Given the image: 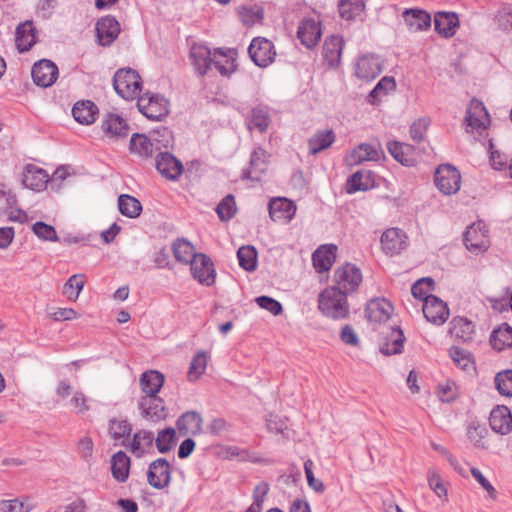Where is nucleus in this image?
Masks as SVG:
<instances>
[{
    "mask_svg": "<svg viewBox=\"0 0 512 512\" xmlns=\"http://www.w3.org/2000/svg\"><path fill=\"white\" fill-rule=\"evenodd\" d=\"M190 269L194 279L200 284L205 286H211L215 281V269L214 264L210 257L203 253H199L198 256L190 263Z\"/></svg>",
    "mask_w": 512,
    "mask_h": 512,
    "instance_id": "obj_12",
    "label": "nucleus"
},
{
    "mask_svg": "<svg viewBox=\"0 0 512 512\" xmlns=\"http://www.w3.org/2000/svg\"><path fill=\"white\" fill-rule=\"evenodd\" d=\"M257 305L269 311L274 316H278L283 312L282 304L276 299L269 296H259L255 299Z\"/></svg>",
    "mask_w": 512,
    "mask_h": 512,
    "instance_id": "obj_62",
    "label": "nucleus"
},
{
    "mask_svg": "<svg viewBox=\"0 0 512 512\" xmlns=\"http://www.w3.org/2000/svg\"><path fill=\"white\" fill-rule=\"evenodd\" d=\"M207 356L205 352L199 351L194 355L190 362L188 370V379L190 381L197 380L206 370Z\"/></svg>",
    "mask_w": 512,
    "mask_h": 512,
    "instance_id": "obj_53",
    "label": "nucleus"
},
{
    "mask_svg": "<svg viewBox=\"0 0 512 512\" xmlns=\"http://www.w3.org/2000/svg\"><path fill=\"white\" fill-rule=\"evenodd\" d=\"M248 53L254 64L261 68L269 66L276 56L273 43L263 37H256L252 40Z\"/></svg>",
    "mask_w": 512,
    "mask_h": 512,
    "instance_id": "obj_6",
    "label": "nucleus"
},
{
    "mask_svg": "<svg viewBox=\"0 0 512 512\" xmlns=\"http://www.w3.org/2000/svg\"><path fill=\"white\" fill-rule=\"evenodd\" d=\"M147 481L155 489H163L171 481V465L165 458H158L150 463Z\"/></svg>",
    "mask_w": 512,
    "mask_h": 512,
    "instance_id": "obj_10",
    "label": "nucleus"
},
{
    "mask_svg": "<svg viewBox=\"0 0 512 512\" xmlns=\"http://www.w3.org/2000/svg\"><path fill=\"white\" fill-rule=\"evenodd\" d=\"M130 458L125 452L119 451L112 456L111 472L118 482H125L129 476Z\"/></svg>",
    "mask_w": 512,
    "mask_h": 512,
    "instance_id": "obj_41",
    "label": "nucleus"
},
{
    "mask_svg": "<svg viewBox=\"0 0 512 512\" xmlns=\"http://www.w3.org/2000/svg\"><path fill=\"white\" fill-rule=\"evenodd\" d=\"M435 30L445 38H451L459 27V18L455 12L439 11L434 15Z\"/></svg>",
    "mask_w": 512,
    "mask_h": 512,
    "instance_id": "obj_24",
    "label": "nucleus"
},
{
    "mask_svg": "<svg viewBox=\"0 0 512 512\" xmlns=\"http://www.w3.org/2000/svg\"><path fill=\"white\" fill-rule=\"evenodd\" d=\"M422 310L426 320L436 325L445 323L449 316L447 304L436 296L427 298Z\"/></svg>",
    "mask_w": 512,
    "mask_h": 512,
    "instance_id": "obj_18",
    "label": "nucleus"
},
{
    "mask_svg": "<svg viewBox=\"0 0 512 512\" xmlns=\"http://www.w3.org/2000/svg\"><path fill=\"white\" fill-rule=\"evenodd\" d=\"M372 184L371 172L368 170H359L347 179L346 192L353 194L357 191H366L372 187Z\"/></svg>",
    "mask_w": 512,
    "mask_h": 512,
    "instance_id": "obj_39",
    "label": "nucleus"
},
{
    "mask_svg": "<svg viewBox=\"0 0 512 512\" xmlns=\"http://www.w3.org/2000/svg\"><path fill=\"white\" fill-rule=\"evenodd\" d=\"M430 121L427 118H419L410 126V136L416 141L420 142L424 139L425 133L429 127Z\"/></svg>",
    "mask_w": 512,
    "mask_h": 512,
    "instance_id": "obj_63",
    "label": "nucleus"
},
{
    "mask_svg": "<svg viewBox=\"0 0 512 512\" xmlns=\"http://www.w3.org/2000/svg\"><path fill=\"white\" fill-rule=\"evenodd\" d=\"M490 343L493 348L498 351L512 347V327L507 323H502L498 328L492 331Z\"/></svg>",
    "mask_w": 512,
    "mask_h": 512,
    "instance_id": "obj_42",
    "label": "nucleus"
},
{
    "mask_svg": "<svg viewBox=\"0 0 512 512\" xmlns=\"http://www.w3.org/2000/svg\"><path fill=\"white\" fill-rule=\"evenodd\" d=\"M99 110L96 104L90 100H81L74 104L72 115L82 125H90L95 122Z\"/></svg>",
    "mask_w": 512,
    "mask_h": 512,
    "instance_id": "obj_31",
    "label": "nucleus"
},
{
    "mask_svg": "<svg viewBox=\"0 0 512 512\" xmlns=\"http://www.w3.org/2000/svg\"><path fill=\"white\" fill-rule=\"evenodd\" d=\"M237 211L235 197L232 194L226 195L216 207V213L221 221H229Z\"/></svg>",
    "mask_w": 512,
    "mask_h": 512,
    "instance_id": "obj_51",
    "label": "nucleus"
},
{
    "mask_svg": "<svg viewBox=\"0 0 512 512\" xmlns=\"http://www.w3.org/2000/svg\"><path fill=\"white\" fill-rule=\"evenodd\" d=\"M464 244L472 253L484 252L489 247L488 230L482 222L474 223L464 233Z\"/></svg>",
    "mask_w": 512,
    "mask_h": 512,
    "instance_id": "obj_8",
    "label": "nucleus"
},
{
    "mask_svg": "<svg viewBox=\"0 0 512 512\" xmlns=\"http://www.w3.org/2000/svg\"><path fill=\"white\" fill-rule=\"evenodd\" d=\"M343 44L340 36L332 35L326 38L323 45V58L328 66L335 67L340 63Z\"/></svg>",
    "mask_w": 512,
    "mask_h": 512,
    "instance_id": "obj_35",
    "label": "nucleus"
},
{
    "mask_svg": "<svg viewBox=\"0 0 512 512\" xmlns=\"http://www.w3.org/2000/svg\"><path fill=\"white\" fill-rule=\"evenodd\" d=\"M132 427L127 420L112 419L109 425V434L114 440L129 437Z\"/></svg>",
    "mask_w": 512,
    "mask_h": 512,
    "instance_id": "obj_56",
    "label": "nucleus"
},
{
    "mask_svg": "<svg viewBox=\"0 0 512 512\" xmlns=\"http://www.w3.org/2000/svg\"><path fill=\"white\" fill-rule=\"evenodd\" d=\"M113 87L116 93L126 100L138 98L142 82L139 74L132 68H121L113 77Z\"/></svg>",
    "mask_w": 512,
    "mask_h": 512,
    "instance_id": "obj_3",
    "label": "nucleus"
},
{
    "mask_svg": "<svg viewBox=\"0 0 512 512\" xmlns=\"http://www.w3.org/2000/svg\"><path fill=\"white\" fill-rule=\"evenodd\" d=\"M154 441V434L151 431L140 430L133 436L129 444L130 450L137 457H141L146 449L152 447Z\"/></svg>",
    "mask_w": 512,
    "mask_h": 512,
    "instance_id": "obj_44",
    "label": "nucleus"
},
{
    "mask_svg": "<svg viewBox=\"0 0 512 512\" xmlns=\"http://www.w3.org/2000/svg\"><path fill=\"white\" fill-rule=\"evenodd\" d=\"M365 8V0H340L338 9L341 18L352 20L360 16Z\"/></svg>",
    "mask_w": 512,
    "mask_h": 512,
    "instance_id": "obj_47",
    "label": "nucleus"
},
{
    "mask_svg": "<svg viewBox=\"0 0 512 512\" xmlns=\"http://www.w3.org/2000/svg\"><path fill=\"white\" fill-rule=\"evenodd\" d=\"M270 122L271 119L267 108L263 106H257L254 107L251 111V117L248 123V128H255L259 132L263 133L268 129Z\"/></svg>",
    "mask_w": 512,
    "mask_h": 512,
    "instance_id": "obj_48",
    "label": "nucleus"
},
{
    "mask_svg": "<svg viewBox=\"0 0 512 512\" xmlns=\"http://www.w3.org/2000/svg\"><path fill=\"white\" fill-rule=\"evenodd\" d=\"M337 247L333 244L322 245L312 255L313 265L317 272L328 271L336 258Z\"/></svg>",
    "mask_w": 512,
    "mask_h": 512,
    "instance_id": "obj_29",
    "label": "nucleus"
},
{
    "mask_svg": "<svg viewBox=\"0 0 512 512\" xmlns=\"http://www.w3.org/2000/svg\"><path fill=\"white\" fill-rule=\"evenodd\" d=\"M48 182V174L42 168L34 165H27L23 174L22 183L26 188L40 191L45 188Z\"/></svg>",
    "mask_w": 512,
    "mask_h": 512,
    "instance_id": "obj_33",
    "label": "nucleus"
},
{
    "mask_svg": "<svg viewBox=\"0 0 512 512\" xmlns=\"http://www.w3.org/2000/svg\"><path fill=\"white\" fill-rule=\"evenodd\" d=\"M33 507L20 498L0 500V512H30Z\"/></svg>",
    "mask_w": 512,
    "mask_h": 512,
    "instance_id": "obj_61",
    "label": "nucleus"
},
{
    "mask_svg": "<svg viewBox=\"0 0 512 512\" xmlns=\"http://www.w3.org/2000/svg\"><path fill=\"white\" fill-rule=\"evenodd\" d=\"M155 166L161 176L170 181H177L184 171L182 162L169 152H159Z\"/></svg>",
    "mask_w": 512,
    "mask_h": 512,
    "instance_id": "obj_9",
    "label": "nucleus"
},
{
    "mask_svg": "<svg viewBox=\"0 0 512 512\" xmlns=\"http://www.w3.org/2000/svg\"><path fill=\"white\" fill-rule=\"evenodd\" d=\"M168 101L159 94H146V98L140 97L138 107L140 112L151 120H161L169 113Z\"/></svg>",
    "mask_w": 512,
    "mask_h": 512,
    "instance_id": "obj_7",
    "label": "nucleus"
},
{
    "mask_svg": "<svg viewBox=\"0 0 512 512\" xmlns=\"http://www.w3.org/2000/svg\"><path fill=\"white\" fill-rule=\"evenodd\" d=\"M465 120L468 126L475 129H486L490 123L489 114L486 108L482 102L477 100H472L470 102Z\"/></svg>",
    "mask_w": 512,
    "mask_h": 512,
    "instance_id": "obj_28",
    "label": "nucleus"
},
{
    "mask_svg": "<svg viewBox=\"0 0 512 512\" xmlns=\"http://www.w3.org/2000/svg\"><path fill=\"white\" fill-rule=\"evenodd\" d=\"M171 140L172 132L167 127H162L153 131L150 137L134 133L130 139L129 149L141 158H150L160 146L167 148Z\"/></svg>",
    "mask_w": 512,
    "mask_h": 512,
    "instance_id": "obj_1",
    "label": "nucleus"
},
{
    "mask_svg": "<svg viewBox=\"0 0 512 512\" xmlns=\"http://www.w3.org/2000/svg\"><path fill=\"white\" fill-rule=\"evenodd\" d=\"M102 129L109 137H126L129 133V126L118 114L109 113L102 121Z\"/></svg>",
    "mask_w": 512,
    "mask_h": 512,
    "instance_id": "obj_34",
    "label": "nucleus"
},
{
    "mask_svg": "<svg viewBox=\"0 0 512 512\" xmlns=\"http://www.w3.org/2000/svg\"><path fill=\"white\" fill-rule=\"evenodd\" d=\"M203 419L196 411L183 413L176 422L178 432L181 436H197L202 433Z\"/></svg>",
    "mask_w": 512,
    "mask_h": 512,
    "instance_id": "obj_20",
    "label": "nucleus"
},
{
    "mask_svg": "<svg viewBox=\"0 0 512 512\" xmlns=\"http://www.w3.org/2000/svg\"><path fill=\"white\" fill-rule=\"evenodd\" d=\"M269 216L274 222H289L296 213V205L284 197L273 198L268 203Z\"/></svg>",
    "mask_w": 512,
    "mask_h": 512,
    "instance_id": "obj_16",
    "label": "nucleus"
},
{
    "mask_svg": "<svg viewBox=\"0 0 512 512\" xmlns=\"http://www.w3.org/2000/svg\"><path fill=\"white\" fill-rule=\"evenodd\" d=\"M84 285L85 281L82 274L72 275L64 285V293L70 300L75 301L79 297Z\"/></svg>",
    "mask_w": 512,
    "mask_h": 512,
    "instance_id": "obj_55",
    "label": "nucleus"
},
{
    "mask_svg": "<svg viewBox=\"0 0 512 512\" xmlns=\"http://www.w3.org/2000/svg\"><path fill=\"white\" fill-rule=\"evenodd\" d=\"M495 385L498 392L507 397L512 396V370L499 372L495 376Z\"/></svg>",
    "mask_w": 512,
    "mask_h": 512,
    "instance_id": "obj_59",
    "label": "nucleus"
},
{
    "mask_svg": "<svg viewBox=\"0 0 512 512\" xmlns=\"http://www.w3.org/2000/svg\"><path fill=\"white\" fill-rule=\"evenodd\" d=\"M240 267L246 271H254L257 267V251L253 246H242L237 251Z\"/></svg>",
    "mask_w": 512,
    "mask_h": 512,
    "instance_id": "obj_50",
    "label": "nucleus"
},
{
    "mask_svg": "<svg viewBox=\"0 0 512 512\" xmlns=\"http://www.w3.org/2000/svg\"><path fill=\"white\" fill-rule=\"evenodd\" d=\"M164 375L156 370L144 372L139 380L144 395L142 397L156 396L164 384Z\"/></svg>",
    "mask_w": 512,
    "mask_h": 512,
    "instance_id": "obj_32",
    "label": "nucleus"
},
{
    "mask_svg": "<svg viewBox=\"0 0 512 512\" xmlns=\"http://www.w3.org/2000/svg\"><path fill=\"white\" fill-rule=\"evenodd\" d=\"M15 34V44L21 53L29 51L37 41V30L32 21L20 23Z\"/></svg>",
    "mask_w": 512,
    "mask_h": 512,
    "instance_id": "obj_25",
    "label": "nucleus"
},
{
    "mask_svg": "<svg viewBox=\"0 0 512 512\" xmlns=\"http://www.w3.org/2000/svg\"><path fill=\"white\" fill-rule=\"evenodd\" d=\"M171 249L175 259L180 263L190 264L198 256L193 245L184 238L176 239Z\"/></svg>",
    "mask_w": 512,
    "mask_h": 512,
    "instance_id": "obj_40",
    "label": "nucleus"
},
{
    "mask_svg": "<svg viewBox=\"0 0 512 512\" xmlns=\"http://www.w3.org/2000/svg\"><path fill=\"white\" fill-rule=\"evenodd\" d=\"M249 164V168L242 172V179L259 181L267 169L266 151L260 147L254 149Z\"/></svg>",
    "mask_w": 512,
    "mask_h": 512,
    "instance_id": "obj_23",
    "label": "nucleus"
},
{
    "mask_svg": "<svg viewBox=\"0 0 512 512\" xmlns=\"http://www.w3.org/2000/svg\"><path fill=\"white\" fill-rule=\"evenodd\" d=\"M213 52L203 44H194L190 49L192 65L200 76H204L212 65Z\"/></svg>",
    "mask_w": 512,
    "mask_h": 512,
    "instance_id": "obj_26",
    "label": "nucleus"
},
{
    "mask_svg": "<svg viewBox=\"0 0 512 512\" xmlns=\"http://www.w3.org/2000/svg\"><path fill=\"white\" fill-rule=\"evenodd\" d=\"M428 485L430 489L443 501L448 500L447 489L444 486L440 475L430 469L427 474Z\"/></svg>",
    "mask_w": 512,
    "mask_h": 512,
    "instance_id": "obj_60",
    "label": "nucleus"
},
{
    "mask_svg": "<svg viewBox=\"0 0 512 512\" xmlns=\"http://www.w3.org/2000/svg\"><path fill=\"white\" fill-rule=\"evenodd\" d=\"M31 74L37 86L47 88L56 82L59 71L51 60L41 59L33 65Z\"/></svg>",
    "mask_w": 512,
    "mask_h": 512,
    "instance_id": "obj_11",
    "label": "nucleus"
},
{
    "mask_svg": "<svg viewBox=\"0 0 512 512\" xmlns=\"http://www.w3.org/2000/svg\"><path fill=\"white\" fill-rule=\"evenodd\" d=\"M335 133L331 129L318 130L308 140L309 153L316 155L329 148L335 141Z\"/></svg>",
    "mask_w": 512,
    "mask_h": 512,
    "instance_id": "obj_37",
    "label": "nucleus"
},
{
    "mask_svg": "<svg viewBox=\"0 0 512 512\" xmlns=\"http://www.w3.org/2000/svg\"><path fill=\"white\" fill-rule=\"evenodd\" d=\"M387 149L390 155L403 166L412 167L417 162L416 150L410 144L389 141L387 143Z\"/></svg>",
    "mask_w": 512,
    "mask_h": 512,
    "instance_id": "obj_19",
    "label": "nucleus"
},
{
    "mask_svg": "<svg viewBox=\"0 0 512 512\" xmlns=\"http://www.w3.org/2000/svg\"><path fill=\"white\" fill-rule=\"evenodd\" d=\"M212 64L223 76L231 75L236 69L234 59L228 56L221 48L214 50Z\"/></svg>",
    "mask_w": 512,
    "mask_h": 512,
    "instance_id": "obj_46",
    "label": "nucleus"
},
{
    "mask_svg": "<svg viewBox=\"0 0 512 512\" xmlns=\"http://www.w3.org/2000/svg\"><path fill=\"white\" fill-rule=\"evenodd\" d=\"M239 17L245 26H253L257 23H261L264 17L263 9L242 7L239 10Z\"/></svg>",
    "mask_w": 512,
    "mask_h": 512,
    "instance_id": "obj_58",
    "label": "nucleus"
},
{
    "mask_svg": "<svg viewBox=\"0 0 512 512\" xmlns=\"http://www.w3.org/2000/svg\"><path fill=\"white\" fill-rule=\"evenodd\" d=\"M489 424L493 431L501 435H506L512 430V414L510 410L503 405L492 409L489 417Z\"/></svg>",
    "mask_w": 512,
    "mask_h": 512,
    "instance_id": "obj_21",
    "label": "nucleus"
},
{
    "mask_svg": "<svg viewBox=\"0 0 512 512\" xmlns=\"http://www.w3.org/2000/svg\"><path fill=\"white\" fill-rule=\"evenodd\" d=\"M118 207L122 215L128 218H137L142 212V205L138 199L128 194L118 197Z\"/></svg>",
    "mask_w": 512,
    "mask_h": 512,
    "instance_id": "obj_45",
    "label": "nucleus"
},
{
    "mask_svg": "<svg viewBox=\"0 0 512 512\" xmlns=\"http://www.w3.org/2000/svg\"><path fill=\"white\" fill-rule=\"evenodd\" d=\"M434 181L437 188L443 194L451 195L460 189L461 175L452 165L443 164L436 170Z\"/></svg>",
    "mask_w": 512,
    "mask_h": 512,
    "instance_id": "obj_5",
    "label": "nucleus"
},
{
    "mask_svg": "<svg viewBox=\"0 0 512 512\" xmlns=\"http://www.w3.org/2000/svg\"><path fill=\"white\" fill-rule=\"evenodd\" d=\"M383 70L380 57L367 54L359 57L355 66V75L362 80L371 81L378 77Z\"/></svg>",
    "mask_w": 512,
    "mask_h": 512,
    "instance_id": "obj_13",
    "label": "nucleus"
},
{
    "mask_svg": "<svg viewBox=\"0 0 512 512\" xmlns=\"http://www.w3.org/2000/svg\"><path fill=\"white\" fill-rule=\"evenodd\" d=\"M138 408L142 417L151 422H158L167 416L164 401L157 395L141 397L138 401Z\"/></svg>",
    "mask_w": 512,
    "mask_h": 512,
    "instance_id": "obj_14",
    "label": "nucleus"
},
{
    "mask_svg": "<svg viewBox=\"0 0 512 512\" xmlns=\"http://www.w3.org/2000/svg\"><path fill=\"white\" fill-rule=\"evenodd\" d=\"M175 441V430L172 427H167L158 432L155 444L160 453H167L172 449Z\"/></svg>",
    "mask_w": 512,
    "mask_h": 512,
    "instance_id": "obj_54",
    "label": "nucleus"
},
{
    "mask_svg": "<svg viewBox=\"0 0 512 512\" xmlns=\"http://www.w3.org/2000/svg\"><path fill=\"white\" fill-rule=\"evenodd\" d=\"M378 157L379 154L375 147L362 143L347 156L346 160L350 165H358L364 161L377 160Z\"/></svg>",
    "mask_w": 512,
    "mask_h": 512,
    "instance_id": "obj_43",
    "label": "nucleus"
},
{
    "mask_svg": "<svg viewBox=\"0 0 512 512\" xmlns=\"http://www.w3.org/2000/svg\"><path fill=\"white\" fill-rule=\"evenodd\" d=\"M381 246L386 255H397L407 247V236L399 228L387 229L381 236Z\"/></svg>",
    "mask_w": 512,
    "mask_h": 512,
    "instance_id": "obj_17",
    "label": "nucleus"
},
{
    "mask_svg": "<svg viewBox=\"0 0 512 512\" xmlns=\"http://www.w3.org/2000/svg\"><path fill=\"white\" fill-rule=\"evenodd\" d=\"M449 332L463 342L471 341L474 335V324L464 317H454L450 322Z\"/></svg>",
    "mask_w": 512,
    "mask_h": 512,
    "instance_id": "obj_38",
    "label": "nucleus"
},
{
    "mask_svg": "<svg viewBox=\"0 0 512 512\" xmlns=\"http://www.w3.org/2000/svg\"><path fill=\"white\" fill-rule=\"evenodd\" d=\"M334 281L336 285L332 288L337 289L346 295L352 293L362 282L361 270L354 264L346 263L335 270Z\"/></svg>",
    "mask_w": 512,
    "mask_h": 512,
    "instance_id": "obj_4",
    "label": "nucleus"
},
{
    "mask_svg": "<svg viewBox=\"0 0 512 512\" xmlns=\"http://www.w3.org/2000/svg\"><path fill=\"white\" fill-rule=\"evenodd\" d=\"M119 33L120 24L113 16H104L96 23L98 44L101 46H110L117 39Z\"/></svg>",
    "mask_w": 512,
    "mask_h": 512,
    "instance_id": "obj_15",
    "label": "nucleus"
},
{
    "mask_svg": "<svg viewBox=\"0 0 512 512\" xmlns=\"http://www.w3.org/2000/svg\"><path fill=\"white\" fill-rule=\"evenodd\" d=\"M396 87V83L393 77L384 76L381 80L376 84V86L370 91L367 101L371 105H375L379 98L383 95H386L389 91L394 90Z\"/></svg>",
    "mask_w": 512,
    "mask_h": 512,
    "instance_id": "obj_49",
    "label": "nucleus"
},
{
    "mask_svg": "<svg viewBox=\"0 0 512 512\" xmlns=\"http://www.w3.org/2000/svg\"><path fill=\"white\" fill-rule=\"evenodd\" d=\"M434 288V280L430 277H424L417 280L411 287V293L413 297L423 300L424 303L426 299L432 296L430 292Z\"/></svg>",
    "mask_w": 512,
    "mask_h": 512,
    "instance_id": "obj_52",
    "label": "nucleus"
},
{
    "mask_svg": "<svg viewBox=\"0 0 512 512\" xmlns=\"http://www.w3.org/2000/svg\"><path fill=\"white\" fill-rule=\"evenodd\" d=\"M346 296V294L337 289L326 288L319 294L318 307L324 315L332 319L346 318L349 313Z\"/></svg>",
    "mask_w": 512,
    "mask_h": 512,
    "instance_id": "obj_2",
    "label": "nucleus"
},
{
    "mask_svg": "<svg viewBox=\"0 0 512 512\" xmlns=\"http://www.w3.org/2000/svg\"><path fill=\"white\" fill-rule=\"evenodd\" d=\"M405 336L400 327H391L388 335L380 344V352L386 356L400 354L403 350Z\"/></svg>",
    "mask_w": 512,
    "mask_h": 512,
    "instance_id": "obj_30",
    "label": "nucleus"
},
{
    "mask_svg": "<svg viewBox=\"0 0 512 512\" xmlns=\"http://www.w3.org/2000/svg\"><path fill=\"white\" fill-rule=\"evenodd\" d=\"M498 27L504 31L512 30V9L503 7L495 16Z\"/></svg>",
    "mask_w": 512,
    "mask_h": 512,
    "instance_id": "obj_64",
    "label": "nucleus"
},
{
    "mask_svg": "<svg viewBox=\"0 0 512 512\" xmlns=\"http://www.w3.org/2000/svg\"><path fill=\"white\" fill-rule=\"evenodd\" d=\"M393 307L386 299H373L368 302L365 314L369 322H386L392 313Z\"/></svg>",
    "mask_w": 512,
    "mask_h": 512,
    "instance_id": "obj_27",
    "label": "nucleus"
},
{
    "mask_svg": "<svg viewBox=\"0 0 512 512\" xmlns=\"http://www.w3.org/2000/svg\"><path fill=\"white\" fill-rule=\"evenodd\" d=\"M405 23L411 31H422L430 27L431 16L421 9H408L403 12Z\"/></svg>",
    "mask_w": 512,
    "mask_h": 512,
    "instance_id": "obj_36",
    "label": "nucleus"
},
{
    "mask_svg": "<svg viewBox=\"0 0 512 512\" xmlns=\"http://www.w3.org/2000/svg\"><path fill=\"white\" fill-rule=\"evenodd\" d=\"M32 231L43 241L57 242L59 240L57 232L52 225L38 221L33 224Z\"/></svg>",
    "mask_w": 512,
    "mask_h": 512,
    "instance_id": "obj_57",
    "label": "nucleus"
},
{
    "mask_svg": "<svg viewBox=\"0 0 512 512\" xmlns=\"http://www.w3.org/2000/svg\"><path fill=\"white\" fill-rule=\"evenodd\" d=\"M297 37L307 48H313L321 38L320 23L314 19H303L297 30Z\"/></svg>",
    "mask_w": 512,
    "mask_h": 512,
    "instance_id": "obj_22",
    "label": "nucleus"
}]
</instances>
